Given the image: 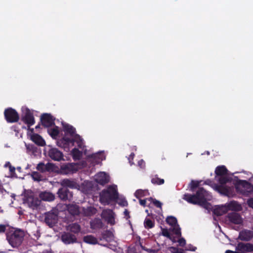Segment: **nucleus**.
<instances>
[{
    "label": "nucleus",
    "instance_id": "nucleus-60",
    "mask_svg": "<svg viewBox=\"0 0 253 253\" xmlns=\"http://www.w3.org/2000/svg\"><path fill=\"white\" fill-rule=\"evenodd\" d=\"M196 250V247H194L192 245H190V247L189 248L187 249V250L191 251H195Z\"/></svg>",
    "mask_w": 253,
    "mask_h": 253
},
{
    "label": "nucleus",
    "instance_id": "nucleus-19",
    "mask_svg": "<svg viewBox=\"0 0 253 253\" xmlns=\"http://www.w3.org/2000/svg\"><path fill=\"white\" fill-rule=\"evenodd\" d=\"M215 190L222 195L229 196L230 194L231 189L223 185H216L215 186Z\"/></svg>",
    "mask_w": 253,
    "mask_h": 253
},
{
    "label": "nucleus",
    "instance_id": "nucleus-30",
    "mask_svg": "<svg viewBox=\"0 0 253 253\" xmlns=\"http://www.w3.org/2000/svg\"><path fill=\"white\" fill-rule=\"evenodd\" d=\"M228 211L226 205L218 206L215 208L213 210L214 214L217 216H221L225 214Z\"/></svg>",
    "mask_w": 253,
    "mask_h": 253
},
{
    "label": "nucleus",
    "instance_id": "nucleus-47",
    "mask_svg": "<svg viewBox=\"0 0 253 253\" xmlns=\"http://www.w3.org/2000/svg\"><path fill=\"white\" fill-rule=\"evenodd\" d=\"M169 251L171 253H184L182 249H179L175 247H171L169 248Z\"/></svg>",
    "mask_w": 253,
    "mask_h": 253
},
{
    "label": "nucleus",
    "instance_id": "nucleus-27",
    "mask_svg": "<svg viewBox=\"0 0 253 253\" xmlns=\"http://www.w3.org/2000/svg\"><path fill=\"white\" fill-rule=\"evenodd\" d=\"M73 141L70 138L67 137H63L60 140L57 141V145L59 147L64 148V149L68 148L70 144V142H72Z\"/></svg>",
    "mask_w": 253,
    "mask_h": 253
},
{
    "label": "nucleus",
    "instance_id": "nucleus-32",
    "mask_svg": "<svg viewBox=\"0 0 253 253\" xmlns=\"http://www.w3.org/2000/svg\"><path fill=\"white\" fill-rule=\"evenodd\" d=\"M83 241L84 242L89 244L95 245L98 244L97 239L91 235L84 236Z\"/></svg>",
    "mask_w": 253,
    "mask_h": 253
},
{
    "label": "nucleus",
    "instance_id": "nucleus-63",
    "mask_svg": "<svg viewBox=\"0 0 253 253\" xmlns=\"http://www.w3.org/2000/svg\"><path fill=\"white\" fill-rule=\"evenodd\" d=\"M3 190H4V189L3 188L2 185L0 184V192L2 193Z\"/></svg>",
    "mask_w": 253,
    "mask_h": 253
},
{
    "label": "nucleus",
    "instance_id": "nucleus-37",
    "mask_svg": "<svg viewBox=\"0 0 253 253\" xmlns=\"http://www.w3.org/2000/svg\"><path fill=\"white\" fill-rule=\"evenodd\" d=\"M151 182L154 185H162L165 183V180L159 178L158 175H155L151 178Z\"/></svg>",
    "mask_w": 253,
    "mask_h": 253
},
{
    "label": "nucleus",
    "instance_id": "nucleus-36",
    "mask_svg": "<svg viewBox=\"0 0 253 253\" xmlns=\"http://www.w3.org/2000/svg\"><path fill=\"white\" fill-rule=\"evenodd\" d=\"M73 159L75 160H79L82 157V152L78 149L75 148L71 151Z\"/></svg>",
    "mask_w": 253,
    "mask_h": 253
},
{
    "label": "nucleus",
    "instance_id": "nucleus-12",
    "mask_svg": "<svg viewBox=\"0 0 253 253\" xmlns=\"http://www.w3.org/2000/svg\"><path fill=\"white\" fill-rule=\"evenodd\" d=\"M37 169L38 170L41 172H53L55 169V166L52 163H47L46 164H44L43 163H40L37 166Z\"/></svg>",
    "mask_w": 253,
    "mask_h": 253
},
{
    "label": "nucleus",
    "instance_id": "nucleus-26",
    "mask_svg": "<svg viewBox=\"0 0 253 253\" xmlns=\"http://www.w3.org/2000/svg\"><path fill=\"white\" fill-rule=\"evenodd\" d=\"M237 183L242 186L247 192L253 191V186L248 181L245 180H239Z\"/></svg>",
    "mask_w": 253,
    "mask_h": 253
},
{
    "label": "nucleus",
    "instance_id": "nucleus-6",
    "mask_svg": "<svg viewBox=\"0 0 253 253\" xmlns=\"http://www.w3.org/2000/svg\"><path fill=\"white\" fill-rule=\"evenodd\" d=\"M56 213L51 211L45 213L44 222L50 227H52L57 223L58 215Z\"/></svg>",
    "mask_w": 253,
    "mask_h": 253
},
{
    "label": "nucleus",
    "instance_id": "nucleus-43",
    "mask_svg": "<svg viewBox=\"0 0 253 253\" xmlns=\"http://www.w3.org/2000/svg\"><path fill=\"white\" fill-rule=\"evenodd\" d=\"M200 185V182L198 181L192 180L190 183V191L194 192Z\"/></svg>",
    "mask_w": 253,
    "mask_h": 253
},
{
    "label": "nucleus",
    "instance_id": "nucleus-15",
    "mask_svg": "<svg viewBox=\"0 0 253 253\" xmlns=\"http://www.w3.org/2000/svg\"><path fill=\"white\" fill-rule=\"evenodd\" d=\"M95 180L97 183L104 185L109 182V176L105 172H100L95 175Z\"/></svg>",
    "mask_w": 253,
    "mask_h": 253
},
{
    "label": "nucleus",
    "instance_id": "nucleus-34",
    "mask_svg": "<svg viewBox=\"0 0 253 253\" xmlns=\"http://www.w3.org/2000/svg\"><path fill=\"white\" fill-rule=\"evenodd\" d=\"M73 137V138H71L73 141L72 142H70V144L73 146L74 145V143L76 142L78 144V146L80 148H82L83 146V142L81 136L78 134H75Z\"/></svg>",
    "mask_w": 253,
    "mask_h": 253
},
{
    "label": "nucleus",
    "instance_id": "nucleus-46",
    "mask_svg": "<svg viewBox=\"0 0 253 253\" xmlns=\"http://www.w3.org/2000/svg\"><path fill=\"white\" fill-rule=\"evenodd\" d=\"M104 155H103V154L102 153H95V154H92L91 155H90V158H92V159H99V160H103V157Z\"/></svg>",
    "mask_w": 253,
    "mask_h": 253
},
{
    "label": "nucleus",
    "instance_id": "nucleus-64",
    "mask_svg": "<svg viewBox=\"0 0 253 253\" xmlns=\"http://www.w3.org/2000/svg\"><path fill=\"white\" fill-rule=\"evenodd\" d=\"M139 244H140V247H141V248H142V250H146L145 248L142 245V244L141 243V242H140V240H139Z\"/></svg>",
    "mask_w": 253,
    "mask_h": 253
},
{
    "label": "nucleus",
    "instance_id": "nucleus-38",
    "mask_svg": "<svg viewBox=\"0 0 253 253\" xmlns=\"http://www.w3.org/2000/svg\"><path fill=\"white\" fill-rule=\"evenodd\" d=\"M166 221L168 224L172 227H175L178 225L177 219L173 216H168Z\"/></svg>",
    "mask_w": 253,
    "mask_h": 253
},
{
    "label": "nucleus",
    "instance_id": "nucleus-4",
    "mask_svg": "<svg viewBox=\"0 0 253 253\" xmlns=\"http://www.w3.org/2000/svg\"><path fill=\"white\" fill-rule=\"evenodd\" d=\"M4 115L6 121L8 123H16L19 120V116L17 112L12 108L6 109L4 112Z\"/></svg>",
    "mask_w": 253,
    "mask_h": 253
},
{
    "label": "nucleus",
    "instance_id": "nucleus-20",
    "mask_svg": "<svg viewBox=\"0 0 253 253\" xmlns=\"http://www.w3.org/2000/svg\"><path fill=\"white\" fill-rule=\"evenodd\" d=\"M61 170L63 173L65 174H69L71 173L75 172L77 171V169L75 165L73 164H67L65 165H63L61 167Z\"/></svg>",
    "mask_w": 253,
    "mask_h": 253
},
{
    "label": "nucleus",
    "instance_id": "nucleus-29",
    "mask_svg": "<svg viewBox=\"0 0 253 253\" xmlns=\"http://www.w3.org/2000/svg\"><path fill=\"white\" fill-rule=\"evenodd\" d=\"M81 226L77 223L70 224L67 227V230L75 234L79 233L81 231Z\"/></svg>",
    "mask_w": 253,
    "mask_h": 253
},
{
    "label": "nucleus",
    "instance_id": "nucleus-18",
    "mask_svg": "<svg viewBox=\"0 0 253 253\" xmlns=\"http://www.w3.org/2000/svg\"><path fill=\"white\" fill-rule=\"evenodd\" d=\"M239 237L242 241H249L253 238V233L251 230H243L240 232Z\"/></svg>",
    "mask_w": 253,
    "mask_h": 253
},
{
    "label": "nucleus",
    "instance_id": "nucleus-40",
    "mask_svg": "<svg viewBox=\"0 0 253 253\" xmlns=\"http://www.w3.org/2000/svg\"><path fill=\"white\" fill-rule=\"evenodd\" d=\"M148 201H150L151 203L156 207L157 208H159L162 209V203L159 201L156 200V199H153L152 197L149 198L147 199Z\"/></svg>",
    "mask_w": 253,
    "mask_h": 253
},
{
    "label": "nucleus",
    "instance_id": "nucleus-2",
    "mask_svg": "<svg viewBox=\"0 0 253 253\" xmlns=\"http://www.w3.org/2000/svg\"><path fill=\"white\" fill-rule=\"evenodd\" d=\"M5 235L9 244L13 248H18L22 244L25 234L21 229L11 227L7 230Z\"/></svg>",
    "mask_w": 253,
    "mask_h": 253
},
{
    "label": "nucleus",
    "instance_id": "nucleus-41",
    "mask_svg": "<svg viewBox=\"0 0 253 253\" xmlns=\"http://www.w3.org/2000/svg\"><path fill=\"white\" fill-rule=\"evenodd\" d=\"M144 225L146 228L149 229L153 228L155 225V223L152 220L146 218L144 222Z\"/></svg>",
    "mask_w": 253,
    "mask_h": 253
},
{
    "label": "nucleus",
    "instance_id": "nucleus-3",
    "mask_svg": "<svg viewBox=\"0 0 253 253\" xmlns=\"http://www.w3.org/2000/svg\"><path fill=\"white\" fill-rule=\"evenodd\" d=\"M119 198L117 187L109 186L107 189L102 191L100 194V201L101 203L108 205L112 201H116Z\"/></svg>",
    "mask_w": 253,
    "mask_h": 253
},
{
    "label": "nucleus",
    "instance_id": "nucleus-62",
    "mask_svg": "<svg viewBox=\"0 0 253 253\" xmlns=\"http://www.w3.org/2000/svg\"><path fill=\"white\" fill-rule=\"evenodd\" d=\"M11 166V164L10 163V162H6V163H5V164L4 165V167H8V168H9V167H10V166Z\"/></svg>",
    "mask_w": 253,
    "mask_h": 253
},
{
    "label": "nucleus",
    "instance_id": "nucleus-44",
    "mask_svg": "<svg viewBox=\"0 0 253 253\" xmlns=\"http://www.w3.org/2000/svg\"><path fill=\"white\" fill-rule=\"evenodd\" d=\"M31 176L35 181H40L42 180V176L41 174L37 171L32 172Z\"/></svg>",
    "mask_w": 253,
    "mask_h": 253
},
{
    "label": "nucleus",
    "instance_id": "nucleus-9",
    "mask_svg": "<svg viewBox=\"0 0 253 253\" xmlns=\"http://www.w3.org/2000/svg\"><path fill=\"white\" fill-rule=\"evenodd\" d=\"M49 157L53 161H60L63 160V154L56 148H51L48 152Z\"/></svg>",
    "mask_w": 253,
    "mask_h": 253
},
{
    "label": "nucleus",
    "instance_id": "nucleus-17",
    "mask_svg": "<svg viewBox=\"0 0 253 253\" xmlns=\"http://www.w3.org/2000/svg\"><path fill=\"white\" fill-rule=\"evenodd\" d=\"M236 249L238 251L243 252H253V244L241 242L238 243Z\"/></svg>",
    "mask_w": 253,
    "mask_h": 253
},
{
    "label": "nucleus",
    "instance_id": "nucleus-59",
    "mask_svg": "<svg viewBox=\"0 0 253 253\" xmlns=\"http://www.w3.org/2000/svg\"><path fill=\"white\" fill-rule=\"evenodd\" d=\"M128 253H136V250L134 248H130L128 250Z\"/></svg>",
    "mask_w": 253,
    "mask_h": 253
},
{
    "label": "nucleus",
    "instance_id": "nucleus-61",
    "mask_svg": "<svg viewBox=\"0 0 253 253\" xmlns=\"http://www.w3.org/2000/svg\"><path fill=\"white\" fill-rule=\"evenodd\" d=\"M225 253H240V252H236V251H232L231 250H227L225 252Z\"/></svg>",
    "mask_w": 253,
    "mask_h": 253
},
{
    "label": "nucleus",
    "instance_id": "nucleus-5",
    "mask_svg": "<svg viewBox=\"0 0 253 253\" xmlns=\"http://www.w3.org/2000/svg\"><path fill=\"white\" fill-rule=\"evenodd\" d=\"M24 203H27L33 209H37L41 204V201L32 194L25 195L23 199Z\"/></svg>",
    "mask_w": 253,
    "mask_h": 253
},
{
    "label": "nucleus",
    "instance_id": "nucleus-51",
    "mask_svg": "<svg viewBox=\"0 0 253 253\" xmlns=\"http://www.w3.org/2000/svg\"><path fill=\"white\" fill-rule=\"evenodd\" d=\"M7 226L4 224H0V233H4L6 231Z\"/></svg>",
    "mask_w": 253,
    "mask_h": 253
},
{
    "label": "nucleus",
    "instance_id": "nucleus-53",
    "mask_svg": "<svg viewBox=\"0 0 253 253\" xmlns=\"http://www.w3.org/2000/svg\"><path fill=\"white\" fill-rule=\"evenodd\" d=\"M9 171L10 172V174L12 175V176H13L15 173V167L11 166H10V167H9Z\"/></svg>",
    "mask_w": 253,
    "mask_h": 253
},
{
    "label": "nucleus",
    "instance_id": "nucleus-48",
    "mask_svg": "<svg viewBox=\"0 0 253 253\" xmlns=\"http://www.w3.org/2000/svg\"><path fill=\"white\" fill-rule=\"evenodd\" d=\"M172 231L174 233V234H175L177 236L181 237V230L178 225H177L176 226L173 227Z\"/></svg>",
    "mask_w": 253,
    "mask_h": 253
},
{
    "label": "nucleus",
    "instance_id": "nucleus-21",
    "mask_svg": "<svg viewBox=\"0 0 253 253\" xmlns=\"http://www.w3.org/2000/svg\"><path fill=\"white\" fill-rule=\"evenodd\" d=\"M67 209L69 213L73 215H78L81 214V208L77 205H69L67 206Z\"/></svg>",
    "mask_w": 253,
    "mask_h": 253
},
{
    "label": "nucleus",
    "instance_id": "nucleus-16",
    "mask_svg": "<svg viewBox=\"0 0 253 253\" xmlns=\"http://www.w3.org/2000/svg\"><path fill=\"white\" fill-rule=\"evenodd\" d=\"M229 222L235 224H240L242 223V219L239 213L236 212L228 213L227 215Z\"/></svg>",
    "mask_w": 253,
    "mask_h": 253
},
{
    "label": "nucleus",
    "instance_id": "nucleus-22",
    "mask_svg": "<svg viewBox=\"0 0 253 253\" xmlns=\"http://www.w3.org/2000/svg\"><path fill=\"white\" fill-rule=\"evenodd\" d=\"M61 185L63 187L67 188L69 187L70 188H76L77 186V182L74 180L70 179H64L61 181Z\"/></svg>",
    "mask_w": 253,
    "mask_h": 253
},
{
    "label": "nucleus",
    "instance_id": "nucleus-25",
    "mask_svg": "<svg viewBox=\"0 0 253 253\" xmlns=\"http://www.w3.org/2000/svg\"><path fill=\"white\" fill-rule=\"evenodd\" d=\"M227 209L228 211H240L242 209L241 205L235 201H232L225 204Z\"/></svg>",
    "mask_w": 253,
    "mask_h": 253
},
{
    "label": "nucleus",
    "instance_id": "nucleus-10",
    "mask_svg": "<svg viewBox=\"0 0 253 253\" xmlns=\"http://www.w3.org/2000/svg\"><path fill=\"white\" fill-rule=\"evenodd\" d=\"M55 119L49 114H43L41 118L42 125L45 127H49L55 125Z\"/></svg>",
    "mask_w": 253,
    "mask_h": 253
},
{
    "label": "nucleus",
    "instance_id": "nucleus-54",
    "mask_svg": "<svg viewBox=\"0 0 253 253\" xmlns=\"http://www.w3.org/2000/svg\"><path fill=\"white\" fill-rule=\"evenodd\" d=\"M247 203L250 207L253 209V198L249 199L247 201Z\"/></svg>",
    "mask_w": 253,
    "mask_h": 253
},
{
    "label": "nucleus",
    "instance_id": "nucleus-24",
    "mask_svg": "<svg viewBox=\"0 0 253 253\" xmlns=\"http://www.w3.org/2000/svg\"><path fill=\"white\" fill-rule=\"evenodd\" d=\"M96 210L92 207H88L86 208H81V214L85 216H91L96 213Z\"/></svg>",
    "mask_w": 253,
    "mask_h": 253
},
{
    "label": "nucleus",
    "instance_id": "nucleus-57",
    "mask_svg": "<svg viewBox=\"0 0 253 253\" xmlns=\"http://www.w3.org/2000/svg\"><path fill=\"white\" fill-rule=\"evenodd\" d=\"M138 165L141 168H144L145 167V162L143 160H141L138 162Z\"/></svg>",
    "mask_w": 253,
    "mask_h": 253
},
{
    "label": "nucleus",
    "instance_id": "nucleus-13",
    "mask_svg": "<svg viewBox=\"0 0 253 253\" xmlns=\"http://www.w3.org/2000/svg\"><path fill=\"white\" fill-rule=\"evenodd\" d=\"M114 236L112 232L110 230H106L101 233V237L99 238L100 241L104 240L106 243L104 244L102 243L99 244L103 246H106L109 242L114 240Z\"/></svg>",
    "mask_w": 253,
    "mask_h": 253
},
{
    "label": "nucleus",
    "instance_id": "nucleus-45",
    "mask_svg": "<svg viewBox=\"0 0 253 253\" xmlns=\"http://www.w3.org/2000/svg\"><path fill=\"white\" fill-rule=\"evenodd\" d=\"M231 180L229 178L224 176H221V177L219 178L218 181L220 185H225L226 183L230 181Z\"/></svg>",
    "mask_w": 253,
    "mask_h": 253
},
{
    "label": "nucleus",
    "instance_id": "nucleus-50",
    "mask_svg": "<svg viewBox=\"0 0 253 253\" xmlns=\"http://www.w3.org/2000/svg\"><path fill=\"white\" fill-rule=\"evenodd\" d=\"M180 246L183 247L186 245V240L183 238H180L178 241Z\"/></svg>",
    "mask_w": 253,
    "mask_h": 253
},
{
    "label": "nucleus",
    "instance_id": "nucleus-35",
    "mask_svg": "<svg viewBox=\"0 0 253 253\" xmlns=\"http://www.w3.org/2000/svg\"><path fill=\"white\" fill-rule=\"evenodd\" d=\"M64 130L66 133L69 134L71 136H73L76 133V129L69 124H66L63 126Z\"/></svg>",
    "mask_w": 253,
    "mask_h": 253
},
{
    "label": "nucleus",
    "instance_id": "nucleus-58",
    "mask_svg": "<svg viewBox=\"0 0 253 253\" xmlns=\"http://www.w3.org/2000/svg\"><path fill=\"white\" fill-rule=\"evenodd\" d=\"M134 154L133 153H131L129 156V157L128 158V160L129 161V162L130 163H131V160H133V158H134Z\"/></svg>",
    "mask_w": 253,
    "mask_h": 253
},
{
    "label": "nucleus",
    "instance_id": "nucleus-33",
    "mask_svg": "<svg viewBox=\"0 0 253 253\" xmlns=\"http://www.w3.org/2000/svg\"><path fill=\"white\" fill-rule=\"evenodd\" d=\"M103 223L99 218H95L90 222V226L92 229H101L103 227Z\"/></svg>",
    "mask_w": 253,
    "mask_h": 253
},
{
    "label": "nucleus",
    "instance_id": "nucleus-42",
    "mask_svg": "<svg viewBox=\"0 0 253 253\" xmlns=\"http://www.w3.org/2000/svg\"><path fill=\"white\" fill-rule=\"evenodd\" d=\"M148 192L147 190H144L142 189H139L136 191L135 192V196L137 199H140L145 196L146 193Z\"/></svg>",
    "mask_w": 253,
    "mask_h": 253
},
{
    "label": "nucleus",
    "instance_id": "nucleus-8",
    "mask_svg": "<svg viewBox=\"0 0 253 253\" xmlns=\"http://www.w3.org/2000/svg\"><path fill=\"white\" fill-rule=\"evenodd\" d=\"M57 194L59 198L63 201H71L73 197L72 192L65 187L59 188Z\"/></svg>",
    "mask_w": 253,
    "mask_h": 253
},
{
    "label": "nucleus",
    "instance_id": "nucleus-28",
    "mask_svg": "<svg viewBox=\"0 0 253 253\" xmlns=\"http://www.w3.org/2000/svg\"><path fill=\"white\" fill-rule=\"evenodd\" d=\"M40 198L45 201L51 202L55 199V196L52 193L49 192H43L40 194Z\"/></svg>",
    "mask_w": 253,
    "mask_h": 253
},
{
    "label": "nucleus",
    "instance_id": "nucleus-1",
    "mask_svg": "<svg viewBox=\"0 0 253 253\" xmlns=\"http://www.w3.org/2000/svg\"><path fill=\"white\" fill-rule=\"evenodd\" d=\"M208 192L203 187L198 188L195 194H185L183 199L189 203L199 205L206 209L210 208L211 205L207 200Z\"/></svg>",
    "mask_w": 253,
    "mask_h": 253
},
{
    "label": "nucleus",
    "instance_id": "nucleus-55",
    "mask_svg": "<svg viewBox=\"0 0 253 253\" xmlns=\"http://www.w3.org/2000/svg\"><path fill=\"white\" fill-rule=\"evenodd\" d=\"M139 199V204L140 205L144 207L146 206V199Z\"/></svg>",
    "mask_w": 253,
    "mask_h": 253
},
{
    "label": "nucleus",
    "instance_id": "nucleus-39",
    "mask_svg": "<svg viewBox=\"0 0 253 253\" xmlns=\"http://www.w3.org/2000/svg\"><path fill=\"white\" fill-rule=\"evenodd\" d=\"M48 132L52 138H55L59 133L58 127L56 126L54 128L48 129Z\"/></svg>",
    "mask_w": 253,
    "mask_h": 253
},
{
    "label": "nucleus",
    "instance_id": "nucleus-7",
    "mask_svg": "<svg viewBox=\"0 0 253 253\" xmlns=\"http://www.w3.org/2000/svg\"><path fill=\"white\" fill-rule=\"evenodd\" d=\"M21 120L27 125L28 127L33 126L35 123L33 113L29 109H26L24 115L21 117Z\"/></svg>",
    "mask_w": 253,
    "mask_h": 253
},
{
    "label": "nucleus",
    "instance_id": "nucleus-52",
    "mask_svg": "<svg viewBox=\"0 0 253 253\" xmlns=\"http://www.w3.org/2000/svg\"><path fill=\"white\" fill-rule=\"evenodd\" d=\"M119 204V205L125 207L127 205V202L125 199H122Z\"/></svg>",
    "mask_w": 253,
    "mask_h": 253
},
{
    "label": "nucleus",
    "instance_id": "nucleus-49",
    "mask_svg": "<svg viewBox=\"0 0 253 253\" xmlns=\"http://www.w3.org/2000/svg\"><path fill=\"white\" fill-rule=\"evenodd\" d=\"M162 234L165 236L170 239V233L166 228H162Z\"/></svg>",
    "mask_w": 253,
    "mask_h": 253
},
{
    "label": "nucleus",
    "instance_id": "nucleus-31",
    "mask_svg": "<svg viewBox=\"0 0 253 253\" xmlns=\"http://www.w3.org/2000/svg\"><path fill=\"white\" fill-rule=\"evenodd\" d=\"M228 170L224 166H220L216 168L215 173L217 176H224L227 174Z\"/></svg>",
    "mask_w": 253,
    "mask_h": 253
},
{
    "label": "nucleus",
    "instance_id": "nucleus-14",
    "mask_svg": "<svg viewBox=\"0 0 253 253\" xmlns=\"http://www.w3.org/2000/svg\"><path fill=\"white\" fill-rule=\"evenodd\" d=\"M61 240L65 244H70L77 242L76 236L70 232L63 233L61 236Z\"/></svg>",
    "mask_w": 253,
    "mask_h": 253
},
{
    "label": "nucleus",
    "instance_id": "nucleus-11",
    "mask_svg": "<svg viewBox=\"0 0 253 253\" xmlns=\"http://www.w3.org/2000/svg\"><path fill=\"white\" fill-rule=\"evenodd\" d=\"M102 217L105 219L108 224L112 225L115 223L114 213L113 210L110 209L104 210L102 212Z\"/></svg>",
    "mask_w": 253,
    "mask_h": 253
},
{
    "label": "nucleus",
    "instance_id": "nucleus-23",
    "mask_svg": "<svg viewBox=\"0 0 253 253\" xmlns=\"http://www.w3.org/2000/svg\"><path fill=\"white\" fill-rule=\"evenodd\" d=\"M31 139L37 145L43 146L45 145V142L42 137L39 134L34 133L31 136Z\"/></svg>",
    "mask_w": 253,
    "mask_h": 253
},
{
    "label": "nucleus",
    "instance_id": "nucleus-56",
    "mask_svg": "<svg viewBox=\"0 0 253 253\" xmlns=\"http://www.w3.org/2000/svg\"><path fill=\"white\" fill-rule=\"evenodd\" d=\"M124 215L126 217V219L130 218L129 212L127 210H125L124 212Z\"/></svg>",
    "mask_w": 253,
    "mask_h": 253
}]
</instances>
